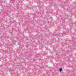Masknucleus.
Here are the masks:
<instances>
[{
	"label": "nucleus",
	"instance_id": "1",
	"mask_svg": "<svg viewBox=\"0 0 76 76\" xmlns=\"http://www.w3.org/2000/svg\"><path fill=\"white\" fill-rule=\"evenodd\" d=\"M59 71L60 72H61V71H62V68H60L59 69Z\"/></svg>",
	"mask_w": 76,
	"mask_h": 76
}]
</instances>
